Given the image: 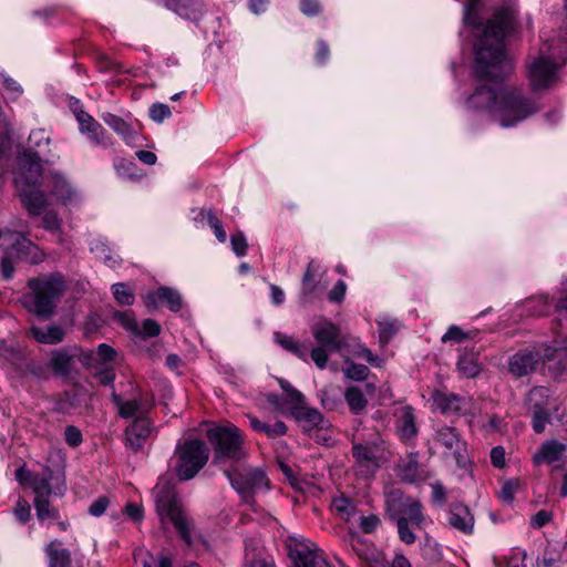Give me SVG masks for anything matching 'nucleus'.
Here are the masks:
<instances>
[{
    "instance_id": "nucleus-11",
    "label": "nucleus",
    "mask_w": 567,
    "mask_h": 567,
    "mask_svg": "<svg viewBox=\"0 0 567 567\" xmlns=\"http://www.w3.org/2000/svg\"><path fill=\"white\" fill-rule=\"evenodd\" d=\"M431 398L435 409L445 415L467 414L473 405L471 396L458 395L453 392L435 390Z\"/></svg>"
},
{
    "instance_id": "nucleus-60",
    "label": "nucleus",
    "mask_w": 567,
    "mask_h": 567,
    "mask_svg": "<svg viewBox=\"0 0 567 567\" xmlns=\"http://www.w3.org/2000/svg\"><path fill=\"white\" fill-rule=\"evenodd\" d=\"M300 10L307 17H316L322 11L319 0H300Z\"/></svg>"
},
{
    "instance_id": "nucleus-20",
    "label": "nucleus",
    "mask_w": 567,
    "mask_h": 567,
    "mask_svg": "<svg viewBox=\"0 0 567 567\" xmlns=\"http://www.w3.org/2000/svg\"><path fill=\"white\" fill-rule=\"evenodd\" d=\"M152 423L148 417L137 416L125 429L126 444L134 451H140L152 433Z\"/></svg>"
},
{
    "instance_id": "nucleus-14",
    "label": "nucleus",
    "mask_w": 567,
    "mask_h": 567,
    "mask_svg": "<svg viewBox=\"0 0 567 567\" xmlns=\"http://www.w3.org/2000/svg\"><path fill=\"white\" fill-rule=\"evenodd\" d=\"M73 112L79 123L80 132L86 134L91 142L102 147L112 144L106 140L103 126L93 116L82 110L79 101H75Z\"/></svg>"
},
{
    "instance_id": "nucleus-17",
    "label": "nucleus",
    "mask_w": 567,
    "mask_h": 567,
    "mask_svg": "<svg viewBox=\"0 0 567 567\" xmlns=\"http://www.w3.org/2000/svg\"><path fill=\"white\" fill-rule=\"evenodd\" d=\"M53 471L49 466H44L43 474H34L30 484V487L34 493V499L50 498L51 495H56L59 497L63 496L66 488L64 481H62L61 484L53 486Z\"/></svg>"
},
{
    "instance_id": "nucleus-59",
    "label": "nucleus",
    "mask_w": 567,
    "mask_h": 567,
    "mask_svg": "<svg viewBox=\"0 0 567 567\" xmlns=\"http://www.w3.org/2000/svg\"><path fill=\"white\" fill-rule=\"evenodd\" d=\"M353 355L357 358L364 359L368 363L374 367H380L381 364V359L378 355L373 354L372 351L364 346H359L354 350Z\"/></svg>"
},
{
    "instance_id": "nucleus-32",
    "label": "nucleus",
    "mask_w": 567,
    "mask_h": 567,
    "mask_svg": "<svg viewBox=\"0 0 567 567\" xmlns=\"http://www.w3.org/2000/svg\"><path fill=\"white\" fill-rule=\"evenodd\" d=\"M45 555L49 565L71 567V553L62 546V543L54 539L45 545Z\"/></svg>"
},
{
    "instance_id": "nucleus-33",
    "label": "nucleus",
    "mask_w": 567,
    "mask_h": 567,
    "mask_svg": "<svg viewBox=\"0 0 567 567\" xmlns=\"http://www.w3.org/2000/svg\"><path fill=\"white\" fill-rule=\"evenodd\" d=\"M296 417L298 421L303 423L307 430L311 429H324L328 425L324 416L317 410L305 408L302 404L296 408Z\"/></svg>"
},
{
    "instance_id": "nucleus-2",
    "label": "nucleus",
    "mask_w": 567,
    "mask_h": 567,
    "mask_svg": "<svg viewBox=\"0 0 567 567\" xmlns=\"http://www.w3.org/2000/svg\"><path fill=\"white\" fill-rule=\"evenodd\" d=\"M513 22L508 9H499L488 19L475 51L474 72L477 79L503 81L514 70L504 48V39Z\"/></svg>"
},
{
    "instance_id": "nucleus-22",
    "label": "nucleus",
    "mask_w": 567,
    "mask_h": 567,
    "mask_svg": "<svg viewBox=\"0 0 567 567\" xmlns=\"http://www.w3.org/2000/svg\"><path fill=\"white\" fill-rule=\"evenodd\" d=\"M374 391L375 385L373 383H365L364 390L358 385L348 386L343 393V396L350 412L354 415L362 414L369 403L365 394H373Z\"/></svg>"
},
{
    "instance_id": "nucleus-5",
    "label": "nucleus",
    "mask_w": 567,
    "mask_h": 567,
    "mask_svg": "<svg viewBox=\"0 0 567 567\" xmlns=\"http://www.w3.org/2000/svg\"><path fill=\"white\" fill-rule=\"evenodd\" d=\"M540 104L517 87L498 89L493 121L503 128L514 127L540 110Z\"/></svg>"
},
{
    "instance_id": "nucleus-46",
    "label": "nucleus",
    "mask_w": 567,
    "mask_h": 567,
    "mask_svg": "<svg viewBox=\"0 0 567 567\" xmlns=\"http://www.w3.org/2000/svg\"><path fill=\"white\" fill-rule=\"evenodd\" d=\"M518 488H519V481H517V480L506 481L502 485V487L498 492V497L501 498L502 502L512 504Z\"/></svg>"
},
{
    "instance_id": "nucleus-28",
    "label": "nucleus",
    "mask_w": 567,
    "mask_h": 567,
    "mask_svg": "<svg viewBox=\"0 0 567 567\" xmlns=\"http://www.w3.org/2000/svg\"><path fill=\"white\" fill-rule=\"evenodd\" d=\"M21 200L32 216H39L48 205L45 194L39 188L18 187Z\"/></svg>"
},
{
    "instance_id": "nucleus-24",
    "label": "nucleus",
    "mask_w": 567,
    "mask_h": 567,
    "mask_svg": "<svg viewBox=\"0 0 567 567\" xmlns=\"http://www.w3.org/2000/svg\"><path fill=\"white\" fill-rule=\"evenodd\" d=\"M51 195L64 206L76 204L81 199L79 192L59 173L52 175Z\"/></svg>"
},
{
    "instance_id": "nucleus-10",
    "label": "nucleus",
    "mask_w": 567,
    "mask_h": 567,
    "mask_svg": "<svg viewBox=\"0 0 567 567\" xmlns=\"http://www.w3.org/2000/svg\"><path fill=\"white\" fill-rule=\"evenodd\" d=\"M380 445L378 443H354L352 455L355 460L354 473L361 477H371L380 466Z\"/></svg>"
},
{
    "instance_id": "nucleus-48",
    "label": "nucleus",
    "mask_w": 567,
    "mask_h": 567,
    "mask_svg": "<svg viewBox=\"0 0 567 567\" xmlns=\"http://www.w3.org/2000/svg\"><path fill=\"white\" fill-rule=\"evenodd\" d=\"M150 117L157 123H162L172 115L171 109L164 103H154L150 107Z\"/></svg>"
},
{
    "instance_id": "nucleus-31",
    "label": "nucleus",
    "mask_w": 567,
    "mask_h": 567,
    "mask_svg": "<svg viewBox=\"0 0 567 567\" xmlns=\"http://www.w3.org/2000/svg\"><path fill=\"white\" fill-rule=\"evenodd\" d=\"M111 400L117 408V414L123 419L137 417L143 413L141 401L137 398L124 400L121 394L112 391Z\"/></svg>"
},
{
    "instance_id": "nucleus-40",
    "label": "nucleus",
    "mask_w": 567,
    "mask_h": 567,
    "mask_svg": "<svg viewBox=\"0 0 567 567\" xmlns=\"http://www.w3.org/2000/svg\"><path fill=\"white\" fill-rule=\"evenodd\" d=\"M197 218L206 220L208 226L214 231L219 243H225L227 239L226 231L224 230L221 220L216 216L213 209H200Z\"/></svg>"
},
{
    "instance_id": "nucleus-18",
    "label": "nucleus",
    "mask_w": 567,
    "mask_h": 567,
    "mask_svg": "<svg viewBox=\"0 0 567 567\" xmlns=\"http://www.w3.org/2000/svg\"><path fill=\"white\" fill-rule=\"evenodd\" d=\"M144 303L150 310L158 308L159 305H166L171 311L177 312L182 309L183 299L176 289L159 287L145 296Z\"/></svg>"
},
{
    "instance_id": "nucleus-53",
    "label": "nucleus",
    "mask_w": 567,
    "mask_h": 567,
    "mask_svg": "<svg viewBox=\"0 0 567 567\" xmlns=\"http://www.w3.org/2000/svg\"><path fill=\"white\" fill-rule=\"evenodd\" d=\"M64 440L69 446L78 447L83 441L81 430L74 425H68L64 429Z\"/></svg>"
},
{
    "instance_id": "nucleus-6",
    "label": "nucleus",
    "mask_w": 567,
    "mask_h": 567,
    "mask_svg": "<svg viewBox=\"0 0 567 567\" xmlns=\"http://www.w3.org/2000/svg\"><path fill=\"white\" fill-rule=\"evenodd\" d=\"M206 436L214 450V463L225 461L238 463L246 456L245 437L239 427L234 424L218 425L208 429Z\"/></svg>"
},
{
    "instance_id": "nucleus-4",
    "label": "nucleus",
    "mask_w": 567,
    "mask_h": 567,
    "mask_svg": "<svg viewBox=\"0 0 567 567\" xmlns=\"http://www.w3.org/2000/svg\"><path fill=\"white\" fill-rule=\"evenodd\" d=\"M385 509L396 524L400 540L408 545L415 543L413 529L422 528L425 523L421 502L404 495L401 489H391L385 494Z\"/></svg>"
},
{
    "instance_id": "nucleus-15",
    "label": "nucleus",
    "mask_w": 567,
    "mask_h": 567,
    "mask_svg": "<svg viewBox=\"0 0 567 567\" xmlns=\"http://www.w3.org/2000/svg\"><path fill=\"white\" fill-rule=\"evenodd\" d=\"M567 458V442H559L555 439L545 441L540 449L534 454L535 465L548 464L555 468L563 466Z\"/></svg>"
},
{
    "instance_id": "nucleus-64",
    "label": "nucleus",
    "mask_w": 567,
    "mask_h": 567,
    "mask_svg": "<svg viewBox=\"0 0 567 567\" xmlns=\"http://www.w3.org/2000/svg\"><path fill=\"white\" fill-rule=\"evenodd\" d=\"M553 519V514L548 511L540 509L530 518V526L534 528H542Z\"/></svg>"
},
{
    "instance_id": "nucleus-7",
    "label": "nucleus",
    "mask_w": 567,
    "mask_h": 567,
    "mask_svg": "<svg viewBox=\"0 0 567 567\" xmlns=\"http://www.w3.org/2000/svg\"><path fill=\"white\" fill-rule=\"evenodd\" d=\"M224 474L231 487L247 504L252 503L257 493L270 488V481L262 467H255L239 461L224 470Z\"/></svg>"
},
{
    "instance_id": "nucleus-58",
    "label": "nucleus",
    "mask_w": 567,
    "mask_h": 567,
    "mask_svg": "<svg viewBox=\"0 0 567 567\" xmlns=\"http://www.w3.org/2000/svg\"><path fill=\"white\" fill-rule=\"evenodd\" d=\"M468 334L464 332L458 326L449 327L447 331L442 337V342L456 341L462 342L467 339Z\"/></svg>"
},
{
    "instance_id": "nucleus-26",
    "label": "nucleus",
    "mask_w": 567,
    "mask_h": 567,
    "mask_svg": "<svg viewBox=\"0 0 567 567\" xmlns=\"http://www.w3.org/2000/svg\"><path fill=\"white\" fill-rule=\"evenodd\" d=\"M272 338L276 344L299 360L307 362L310 358V350L308 346L293 336L284 333L281 331H276L274 332Z\"/></svg>"
},
{
    "instance_id": "nucleus-57",
    "label": "nucleus",
    "mask_w": 567,
    "mask_h": 567,
    "mask_svg": "<svg viewBox=\"0 0 567 567\" xmlns=\"http://www.w3.org/2000/svg\"><path fill=\"white\" fill-rule=\"evenodd\" d=\"M347 292V285L343 280H338L328 293V299L331 302L340 303L343 301Z\"/></svg>"
},
{
    "instance_id": "nucleus-27",
    "label": "nucleus",
    "mask_w": 567,
    "mask_h": 567,
    "mask_svg": "<svg viewBox=\"0 0 567 567\" xmlns=\"http://www.w3.org/2000/svg\"><path fill=\"white\" fill-rule=\"evenodd\" d=\"M165 6L179 17L192 21L199 20L204 13L202 0H166Z\"/></svg>"
},
{
    "instance_id": "nucleus-19",
    "label": "nucleus",
    "mask_w": 567,
    "mask_h": 567,
    "mask_svg": "<svg viewBox=\"0 0 567 567\" xmlns=\"http://www.w3.org/2000/svg\"><path fill=\"white\" fill-rule=\"evenodd\" d=\"M540 361L542 355L538 351L523 349L509 359L508 371L515 378H520L533 372Z\"/></svg>"
},
{
    "instance_id": "nucleus-36",
    "label": "nucleus",
    "mask_w": 567,
    "mask_h": 567,
    "mask_svg": "<svg viewBox=\"0 0 567 567\" xmlns=\"http://www.w3.org/2000/svg\"><path fill=\"white\" fill-rule=\"evenodd\" d=\"M457 370L465 378H474L481 371L478 355L475 352L463 353L457 361Z\"/></svg>"
},
{
    "instance_id": "nucleus-47",
    "label": "nucleus",
    "mask_w": 567,
    "mask_h": 567,
    "mask_svg": "<svg viewBox=\"0 0 567 567\" xmlns=\"http://www.w3.org/2000/svg\"><path fill=\"white\" fill-rule=\"evenodd\" d=\"M114 318L130 332L138 333L140 327L130 311H116Z\"/></svg>"
},
{
    "instance_id": "nucleus-23",
    "label": "nucleus",
    "mask_w": 567,
    "mask_h": 567,
    "mask_svg": "<svg viewBox=\"0 0 567 567\" xmlns=\"http://www.w3.org/2000/svg\"><path fill=\"white\" fill-rule=\"evenodd\" d=\"M498 100V90L482 85L467 99V106L476 111H485L493 118V109Z\"/></svg>"
},
{
    "instance_id": "nucleus-39",
    "label": "nucleus",
    "mask_w": 567,
    "mask_h": 567,
    "mask_svg": "<svg viewBox=\"0 0 567 567\" xmlns=\"http://www.w3.org/2000/svg\"><path fill=\"white\" fill-rule=\"evenodd\" d=\"M331 507L340 518L347 522L357 514V506L354 503L343 495L334 497L332 499Z\"/></svg>"
},
{
    "instance_id": "nucleus-49",
    "label": "nucleus",
    "mask_w": 567,
    "mask_h": 567,
    "mask_svg": "<svg viewBox=\"0 0 567 567\" xmlns=\"http://www.w3.org/2000/svg\"><path fill=\"white\" fill-rule=\"evenodd\" d=\"M380 518L375 514H370L368 516H360L359 518V528L364 534H371L377 530V528L380 526Z\"/></svg>"
},
{
    "instance_id": "nucleus-12",
    "label": "nucleus",
    "mask_w": 567,
    "mask_h": 567,
    "mask_svg": "<svg viewBox=\"0 0 567 567\" xmlns=\"http://www.w3.org/2000/svg\"><path fill=\"white\" fill-rule=\"evenodd\" d=\"M323 272L321 271L320 264L311 259L306 267V270L301 278V287H300V302L310 303L315 299L319 298L324 290V286L321 284V277Z\"/></svg>"
},
{
    "instance_id": "nucleus-34",
    "label": "nucleus",
    "mask_w": 567,
    "mask_h": 567,
    "mask_svg": "<svg viewBox=\"0 0 567 567\" xmlns=\"http://www.w3.org/2000/svg\"><path fill=\"white\" fill-rule=\"evenodd\" d=\"M50 367L59 377H68L73 368V355L66 349L52 352Z\"/></svg>"
},
{
    "instance_id": "nucleus-25",
    "label": "nucleus",
    "mask_w": 567,
    "mask_h": 567,
    "mask_svg": "<svg viewBox=\"0 0 567 567\" xmlns=\"http://www.w3.org/2000/svg\"><path fill=\"white\" fill-rule=\"evenodd\" d=\"M567 563V538L547 542L543 559L537 561V567H559Z\"/></svg>"
},
{
    "instance_id": "nucleus-41",
    "label": "nucleus",
    "mask_w": 567,
    "mask_h": 567,
    "mask_svg": "<svg viewBox=\"0 0 567 567\" xmlns=\"http://www.w3.org/2000/svg\"><path fill=\"white\" fill-rule=\"evenodd\" d=\"M342 372L346 378L353 381H363L369 375V368L363 364H357L354 361L350 359H344V367L342 368Z\"/></svg>"
},
{
    "instance_id": "nucleus-35",
    "label": "nucleus",
    "mask_w": 567,
    "mask_h": 567,
    "mask_svg": "<svg viewBox=\"0 0 567 567\" xmlns=\"http://www.w3.org/2000/svg\"><path fill=\"white\" fill-rule=\"evenodd\" d=\"M32 337L40 343L56 344L64 339L65 331L60 326H49L45 329L32 327L30 329Z\"/></svg>"
},
{
    "instance_id": "nucleus-37",
    "label": "nucleus",
    "mask_w": 567,
    "mask_h": 567,
    "mask_svg": "<svg viewBox=\"0 0 567 567\" xmlns=\"http://www.w3.org/2000/svg\"><path fill=\"white\" fill-rule=\"evenodd\" d=\"M544 360L550 362V368L559 372L567 371V344L560 348H547Z\"/></svg>"
},
{
    "instance_id": "nucleus-51",
    "label": "nucleus",
    "mask_w": 567,
    "mask_h": 567,
    "mask_svg": "<svg viewBox=\"0 0 567 567\" xmlns=\"http://www.w3.org/2000/svg\"><path fill=\"white\" fill-rule=\"evenodd\" d=\"M159 333L161 326L158 322L153 319H145L142 323V328H140V332L135 334L143 338H153L157 337Z\"/></svg>"
},
{
    "instance_id": "nucleus-8",
    "label": "nucleus",
    "mask_w": 567,
    "mask_h": 567,
    "mask_svg": "<svg viewBox=\"0 0 567 567\" xmlns=\"http://www.w3.org/2000/svg\"><path fill=\"white\" fill-rule=\"evenodd\" d=\"M557 53L544 44L536 56L527 63L526 76L533 92H544L558 81V71L564 62H558Z\"/></svg>"
},
{
    "instance_id": "nucleus-21",
    "label": "nucleus",
    "mask_w": 567,
    "mask_h": 567,
    "mask_svg": "<svg viewBox=\"0 0 567 567\" xmlns=\"http://www.w3.org/2000/svg\"><path fill=\"white\" fill-rule=\"evenodd\" d=\"M447 524L450 527L470 535L474 530L475 518L466 505L452 503L449 507Z\"/></svg>"
},
{
    "instance_id": "nucleus-44",
    "label": "nucleus",
    "mask_w": 567,
    "mask_h": 567,
    "mask_svg": "<svg viewBox=\"0 0 567 567\" xmlns=\"http://www.w3.org/2000/svg\"><path fill=\"white\" fill-rule=\"evenodd\" d=\"M279 385L286 393L287 402L291 405L292 409L299 408L301 404H303V394L295 389L288 381L280 379Z\"/></svg>"
},
{
    "instance_id": "nucleus-63",
    "label": "nucleus",
    "mask_w": 567,
    "mask_h": 567,
    "mask_svg": "<svg viewBox=\"0 0 567 567\" xmlns=\"http://www.w3.org/2000/svg\"><path fill=\"white\" fill-rule=\"evenodd\" d=\"M270 439L282 436L287 433V426L284 422L277 421L274 424H265L264 431L261 432Z\"/></svg>"
},
{
    "instance_id": "nucleus-16",
    "label": "nucleus",
    "mask_w": 567,
    "mask_h": 567,
    "mask_svg": "<svg viewBox=\"0 0 567 567\" xmlns=\"http://www.w3.org/2000/svg\"><path fill=\"white\" fill-rule=\"evenodd\" d=\"M434 442L444 447L447 455L455 457L457 463L462 461L466 444L456 427L450 425L439 427L434 435Z\"/></svg>"
},
{
    "instance_id": "nucleus-52",
    "label": "nucleus",
    "mask_w": 567,
    "mask_h": 567,
    "mask_svg": "<svg viewBox=\"0 0 567 567\" xmlns=\"http://www.w3.org/2000/svg\"><path fill=\"white\" fill-rule=\"evenodd\" d=\"M32 249H38V247L31 240H29L27 237L21 236L12 245V247L10 249V254L12 255L14 252L18 256H21V255L29 254Z\"/></svg>"
},
{
    "instance_id": "nucleus-50",
    "label": "nucleus",
    "mask_w": 567,
    "mask_h": 567,
    "mask_svg": "<svg viewBox=\"0 0 567 567\" xmlns=\"http://www.w3.org/2000/svg\"><path fill=\"white\" fill-rule=\"evenodd\" d=\"M230 244L233 251L238 256L243 257L246 255L248 249V244L245 235L241 231H238L230 237Z\"/></svg>"
},
{
    "instance_id": "nucleus-43",
    "label": "nucleus",
    "mask_w": 567,
    "mask_h": 567,
    "mask_svg": "<svg viewBox=\"0 0 567 567\" xmlns=\"http://www.w3.org/2000/svg\"><path fill=\"white\" fill-rule=\"evenodd\" d=\"M112 291L115 300L121 306H131L134 303L135 296L132 289L123 282H116L112 286Z\"/></svg>"
},
{
    "instance_id": "nucleus-42",
    "label": "nucleus",
    "mask_w": 567,
    "mask_h": 567,
    "mask_svg": "<svg viewBox=\"0 0 567 567\" xmlns=\"http://www.w3.org/2000/svg\"><path fill=\"white\" fill-rule=\"evenodd\" d=\"M399 328L400 324L396 320L384 319L378 321L380 342L383 344L389 343L394 334L399 331Z\"/></svg>"
},
{
    "instance_id": "nucleus-9",
    "label": "nucleus",
    "mask_w": 567,
    "mask_h": 567,
    "mask_svg": "<svg viewBox=\"0 0 567 567\" xmlns=\"http://www.w3.org/2000/svg\"><path fill=\"white\" fill-rule=\"evenodd\" d=\"M310 331L317 342V346L310 350V359L318 369L323 370L328 364L330 352L341 349L340 328L322 318L311 326Z\"/></svg>"
},
{
    "instance_id": "nucleus-30",
    "label": "nucleus",
    "mask_w": 567,
    "mask_h": 567,
    "mask_svg": "<svg viewBox=\"0 0 567 567\" xmlns=\"http://www.w3.org/2000/svg\"><path fill=\"white\" fill-rule=\"evenodd\" d=\"M103 121L114 132H116L120 136H122V138L126 143L131 144V143L135 142V140L137 137V132L128 122H126L122 117H120L115 114H112V113H106L103 115Z\"/></svg>"
},
{
    "instance_id": "nucleus-13",
    "label": "nucleus",
    "mask_w": 567,
    "mask_h": 567,
    "mask_svg": "<svg viewBox=\"0 0 567 567\" xmlns=\"http://www.w3.org/2000/svg\"><path fill=\"white\" fill-rule=\"evenodd\" d=\"M19 171L14 183L17 187H31L37 185L42 175L41 159L37 154L25 153L18 161Z\"/></svg>"
},
{
    "instance_id": "nucleus-56",
    "label": "nucleus",
    "mask_w": 567,
    "mask_h": 567,
    "mask_svg": "<svg viewBox=\"0 0 567 567\" xmlns=\"http://www.w3.org/2000/svg\"><path fill=\"white\" fill-rule=\"evenodd\" d=\"M246 567H275L274 564L265 558H261L259 554L254 550L246 549Z\"/></svg>"
},
{
    "instance_id": "nucleus-3",
    "label": "nucleus",
    "mask_w": 567,
    "mask_h": 567,
    "mask_svg": "<svg viewBox=\"0 0 567 567\" xmlns=\"http://www.w3.org/2000/svg\"><path fill=\"white\" fill-rule=\"evenodd\" d=\"M28 291L21 297V305L30 313L48 320L68 290L65 277L59 272L41 274L27 281Z\"/></svg>"
},
{
    "instance_id": "nucleus-54",
    "label": "nucleus",
    "mask_w": 567,
    "mask_h": 567,
    "mask_svg": "<svg viewBox=\"0 0 567 567\" xmlns=\"http://www.w3.org/2000/svg\"><path fill=\"white\" fill-rule=\"evenodd\" d=\"M110 503L111 502H110V498L107 496L101 495V496H99L96 499H94L92 502V504L90 505L87 512H89L90 515H92L94 517H100V516H102L106 512Z\"/></svg>"
},
{
    "instance_id": "nucleus-1",
    "label": "nucleus",
    "mask_w": 567,
    "mask_h": 567,
    "mask_svg": "<svg viewBox=\"0 0 567 567\" xmlns=\"http://www.w3.org/2000/svg\"><path fill=\"white\" fill-rule=\"evenodd\" d=\"M174 473L159 476L152 491L155 509L162 524H173L179 536L187 545L193 543V520L188 517L176 491V477L189 481L206 465L209 460V449L200 440H187L178 444L174 452Z\"/></svg>"
},
{
    "instance_id": "nucleus-62",
    "label": "nucleus",
    "mask_w": 567,
    "mask_h": 567,
    "mask_svg": "<svg viewBox=\"0 0 567 567\" xmlns=\"http://www.w3.org/2000/svg\"><path fill=\"white\" fill-rule=\"evenodd\" d=\"M143 567H172L171 560L167 557H155L146 553L143 557Z\"/></svg>"
},
{
    "instance_id": "nucleus-29",
    "label": "nucleus",
    "mask_w": 567,
    "mask_h": 567,
    "mask_svg": "<svg viewBox=\"0 0 567 567\" xmlns=\"http://www.w3.org/2000/svg\"><path fill=\"white\" fill-rule=\"evenodd\" d=\"M396 427L401 440L409 441L417 434L415 414L412 406H403L398 411Z\"/></svg>"
},
{
    "instance_id": "nucleus-45",
    "label": "nucleus",
    "mask_w": 567,
    "mask_h": 567,
    "mask_svg": "<svg viewBox=\"0 0 567 567\" xmlns=\"http://www.w3.org/2000/svg\"><path fill=\"white\" fill-rule=\"evenodd\" d=\"M550 421L549 413L542 406L535 404L533 408L532 426L536 433H543L545 426Z\"/></svg>"
},
{
    "instance_id": "nucleus-61",
    "label": "nucleus",
    "mask_w": 567,
    "mask_h": 567,
    "mask_svg": "<svg viewBox=\"0 0 567 567\" xmlns=\"http://www.w3.org/2000/svg\"><path fill=\"white\" fill-rule=\"evenodd\" d=\"M42 226L47 230H59L61 227V219L54 210H49L42 217Z\"/></svg>"
},
{
    "instance_id": "nucleus-55",
    "label": "nucleus",
    "mask_w": 567,
    "mask_h": 567,
    "mask_svg": "<svg viewBox=\"0 0 567 567\" xmlns=\"http://www.w3.org/2000/svg\"><path fill=\"white\" fill-rule=\"evenodd\" d=\"M13 513L20 523H27L31 517V508L29 503L23 498H19L14 505Z\"/></svg>"
},
{
    "instance_id": "nucleus-38",
    "label": "nucleus",
    "mask_w": 567,
    "mask_h": 567,
    "mask_svg": "<svg viewBox=\"0 0 567 567\" xmlns=\"http://www.w3.org/2000/svg\"><path fill=\"white\" fill-rule=\"evenodd\" d=\"M33 505L37 518L41 524L45 520H58L60 518V512L56 507L51 506L50 498L34 499Z\"/></svg>"
}]
</instances>
